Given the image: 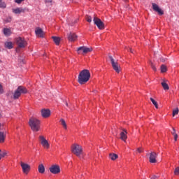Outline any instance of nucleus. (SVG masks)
<instances>
[{"label": "nucleus", "instance_id": "24", "mask_svg": "<svg viewBox=\"0 0 179 179\" xmlns=\"http://www.w3.org/2000/svg\"><path fill=\"white\" fill-rule=\"evenodd\" d=\"M5 47L8 50H12V48H13V43H12V42H6Z\"/></svg>", "mask_w": 179, "mask_h": 179}, {"label": "nucleus", "instance_id": "41", "mask_svg": "<svg viewBox=\"0 0 179 179\" xmlns=\"http://www.w3.org/2000/svg\"><path fill=\"white\" fill-rule=\"evenodd\" d=\"M137 152H138V153H142V148H138Z\"/></svg>", "mask_w": 179, "mask_h": 179}, {"label": "nucleus", "instance_id": "46", "mask_svg": "<svg viewBox=\"0 0 179 179\" xmlns=\"http://www.w3.org/2000/svg\"><path fill=\"white\" fill-rule=\"evenodd\" d=\"M124 2H127V0H124Z\"/></svg>", "mask_w": 179, "mask_h": 179}, {"label": "nucleus", "instance_id": "7", "mask_svg": "<svg viewBox=\"0 0 179 179\" xmlns=\"http://www.w3.org/2000/svg\"><path fill=\"white\" fill-rule=\"evenodd\" d=\"M39 141L41 142V145H42L45 149H50V143H48V141L45 139L44 136H39Z\"/></svg>", "mask_w": 179, "mask_h": 179}, {"label": "nucleus", "instance_id": "26", "mask_svg": "<svg viewBox=\"0 0 179 179\" xmlns=\"http://www.w3.org/2000/svg\"><path fill=\"white\" fill-rule=\"evenodd\" d=\"M109 157L111 160H115L118 159V155L117 154H110Z\"/></svg>", "mask_w": 179, "mask_h": 179}, {"label": "nucleus", "instance_id": "34", "mask_svg": "<svg viewBox=\"0 0 179 179\" xmlns=\"http://www.w3.org/2000/svg\"><path fill=\"white\" fill-rule=\"evenodd\" d=\"M150 64L152 69H153V71H157L156 66H155V64H153V62H150Z\"/></svg>", "mask_w": 179, "mask_h": 179}, {"label": "nucleus", "instance_id": "44", "mask_svg": "<svg viewBox=\"0 0 179 179\" xmlns=\"http://www.w3.org/2000/svg\"><path fill=\"white\" fill-rule=\"evenodd\" d=\"M129 50L130 52L134 53V50H132V48H129Z\"/></svg>", "mask_w": 179, "mask_h": 179}, {"label": "nucleus", "instance_id": "10", "mask_svg": "<svg viewBox=\"0 0 179 179\" xmlns=\"http://www.w3.org/2000/svg\"><path fill=\"white\" fill-rule=\"evenodd\" d=\"M20 166L22 169V171L24 174H29V171H30V165L26 164L24 162H21Z\"/></svg>", "mask_w": 179, "mask_h": 179}, {"label": "nucleus", "instance_id": "14", "mask_svg": "<svg viewBox=\"0 0 179 179\" xmlns=\"http://www.w3.org/2000/svg\"><path fill=\"white\" fill-rule=\"evenodd\" d=\"M13 13L15 15H20V13H24L26 12V8H16L12 9Z\"/></svg>", "mask_w": 179, "mask_h": 179}, {"label": "nucleus", "instance_id": "37", "mask_svg": "<svg viewBox=\"0 0 179 179\" xmlns=\"http://www.w3.org/2000/svg\"><path fill=\"white\" fill-rule=\"evenodd\" d=\"M173 130H172V131H171V134H172V135H176L177 134L176 133V129H174V127H173V129H172Z\"/></svg>", "mask_w": 179, "mask_h": 179}, {"label": "nucleus", "instance_id": "29", "mask_svg": "<svg viewBox=\"0 0 179 179\" xmlns=\"http://www.w3.org/2000/svg\"><path fill=\"white\" fill-rule=\"evenodd\" d=\"M60 122L63 126V127L64 128V129H66V122H65V120L64 119H61Z\"/></svg>", "mask_w": 179, "mask_h": 179}, {"label": "nucleus", "instance_id": "2", "mask_svg": "<svg viewBox=\"0 0 179 179\" xmlns=\"http://www.w3.org/2000/svg\"><path fill=\"white\" fill-rule=\"evenodd\" d=\"M29 125L34 132H38L40 131V120L36 117L29 119Z\"/></svg>", "mask_w": 179, "mask_h": 179}, {"label": "nucleus", "instance_id": "11", "mask_svg": "<svg viewBox=\"0 0 179 179\" xmlns=\"http://www.w3.org/2000/svg\"><path fill=\"white\" fill-rule=\"evenodd\" d=\"M150 163H157V160H156V159H157V153H156L155 152H151L150 153Z\"/></svg>", "mask_w": 179, "mask_h": 179}, {"label": "nucleus", "instance_id": "27", "mask_svg": "<svg viewBox=\"0 0 179 179\" xmlns=\"http://www.w3.org/2000/svg\"><path fill=\"white\" fill-rule=\"evenodd\" d=\"M150 100L155 106V108H159V105H157V102L153 98H150Z\"/></svg>", "mask_w": 179, "mask_h": 179}, {"label": "nucleus", "instance_id": "32", "mask_svg": "<svg viewBox=\"0 0 179 179\" xmlns=\"http://www.w3.org/2000/svg\"><path fill=\"white\" fill-rule=\"evenodd\" d=\"M4 22H5L6 23H10V22H12V17H7V18L4 20Z\"/></svg>", "mask_w": 179, "mask_h": 179}, {"label": "nucleus", "instance_id": "16", "mask_svg": "<svg viewBox=\"0 0 179 179\" xmlns=\"http://www.w3.org/2000/svg\"><path fill=\"white\" fill-rule=\"evenodd\" d=\"M93 49L90 48H86L85 46H81L78 48V51H83V54H87V52H92Z\"/></svg>", "mask_w": 179, "mask_h": 179}, {"label": "nucleus", "instance_id": "25", "mask_svg": "<svg viewBox=\"0 0 179 179\" xmlns=\"http://www.w3.org/2000/svg\"><path fill=\"white\" fill-rule=\"evenodd\" d=\"M164 90H169L170 89V87H169V85L167 83H166V82H162L161 83Z\"/></svg>", "mask_w": 179, "mask_h": 179}, {"label": "nucleus", "instance_id": "43", "mask_svg": "<svg viewBox=\"0 0 179 179\" xmlns=\"http://www.w3.org/2000/svg\"><path fill=\"white\" fill-rule=\"evenodd\" d=\"M156 178H157V176H153L151 178V179H156Z\"/></svg>", "mask_w": 179, "mask_h": 179}, {"label": "nucleus", "instance_id": "13", "mask_svg": "<svg viewBox=\"0 0 179 179\" xmlns=\"http://www.w3.org/2000/svg\"><path fill=\"white\" fill-rule=\"evenodd\" d=\"M35 34L36 37H41V38L44 37V31L40 27L36 28Z\"/></svg>", "mask_w": 179, "mask_h": 179}, {"label": "nucleus", "instance_id": "12", "mask_svg": "<svg viewBox=\"0 0 179 179\" xmlns=\"http://www.w3.org/2000/svg\"><path fill=\"white\" fill-rule=\"evenodd\" d=\"M122 131L120 134V139L122 141H124L125 142L127 139L128 138V136H127L128 134V132L127 131V129H122Z\"/></svg>", "mask_w": 179, "mask_h": 179}, {"label": "nucleus", "instance_id": "38", "mask_svg": "<svg viewBox=\"0 0 179 179\" xmlns=\"http://www.w3.org/2000/svg\"><path fill=\"white\" fill-rule=\"evenodd\" d=\"M23 1H24V0H15V2L16 3H22V2H23Z\"/></svg>", "mask_w": 179, "mask_h": 179}, {"label": "nucleus", "instance_id": "3", "mask_svg": "<svg viewBox=\"0 0 179 179\" xmlns=\"http://www.w3.org/2000/svg\"><path fill=\"white\" fill-rule=\"evenodd\" d=\"M71 152L73 153V155H76L78 157H80V155L83 153V149L82 148V146H80L78 144L74 143L71 145Z\"/></svg>", "mask_w": 179, "mask_h": 179}, {"label": "nucleus", "instance_id": "47", "mask_svg": "<svg viewBox=\"0 0 179 179\" xmlns=\"http://www.w3.org/2000/svg\"><path fill=\"white\" fill-rule=\"evenodd\" d=\"M0 1H2V0H0Z\"/></svg>", "mask_w": 179, "mask_h": 179}, {"label": "nucleus", "instance_id": "20", "mask_svg": "<svg viewBox=\"0 0 179 179\" xmlns=\"http://www.w3.org/2000/svg\"><path fill=\"white\" fill-rule=\"evenodd\" d=\"M54 43L56 44V45H59V43L61 41V38L58 36H52V37Z\"/></svg>", "mask_w": 179, "mask_h": 179}, {"label": "nucleus", "instance_id": "6", "mask_svg": "<svg viewBox=\"0 0 179 179\" xmlns=\"http://www.w3.org/2000/svg\"><path fill=\"white\" fill-rule=\"evenodd\" d=\"M15 41L19 48H24L27 45V42L22 37L17 38Z\"/></svg>", "mask_w": 179, "mask_h": 179}, {"label": "nucleus", "instance_id": "40", "mask_svg": "<svg viewBox=\"0 0 179 179\" xmlns=\"http://www.w3.org/2000/svg\"><path fill=\"white\" fill-rule=\"evenodd\" d=\"M45 2L46 3H51V2H52V0H45Z\"/></svg>", "mask_w": 179, "mask_h": 179}, {"label": "nucleus", "instance_id": "45", "mask_svg": "<svg viewBox=\"0 0 179 179\" xmlns=\"http://www.w3.org/2000/svg\"><path fill=\"white\" fill-rule=\"evenodd\" d=\"M162 62H164V59H162Z\"/></svg>", "mask_w": 179, "mask_h": 179}, {"label": "nucleus", "instance_id": "18", "mask_svg": "<svg viewBox=\"0 0 179 179\" xmlns=\"http://www.w3.org/2000/svg\"><path fill=\"white\" fill-rule=\"evenodd\" d=\"M76 38H78V36L74 33H70L68 36L69 41H76Z\"/></svg>", "mask_w": 179, "mask_h": 179}, {"label": "nucleus", "instance_id": "21", "mask_svg": "<svg viewBox=\"0 0 179 179\" xmlns=\"http://www.w3.org/2000/svg\"><path fill=\"white\" fill-rule=\"evenodd\" d=\"M38 173H40L41 174H44V173L45 172V168L43 164H40L38 166Z\"/></svg>", "mask_w": 179, "mask_h": 179}, {"label": "nucleus", "instance_id": "42", "mask_svg": "<svg viewBox=\"0 0 179 179\" xmlns=\"http://www.w3.org/2000/svg\"><path fill=\"white\" fill-rule=\"evenodd\" d=\"M64 103H65V105L66 106V107H69V105L68 104V102H67V101H65Z\"/></svg>", "mask_w": 179, "mask_h": 179}, {"label": "nucleus", "instance_id": "17", "mask_svg": "<svg viewBox=\"0 0 179 179\" xmlns=\"http://www.w3.org/2000/svg\"><path fill=\"white\" fill-rule=\"evenodd\" d=\"M17 90H18L20 94H26V93H27V89H26V87H23V86H19L17 88Z\"/></svg>", "mask_w": 179, "mask_h": 179}, {"label": "nucleus", "instance_id": "9", "mask_svg": "<svg viewBox=\"0 0 179 179\" xmlns=\"http://www.w3.org/2000/svg\"><path fill=\"white\" fill-rule=\"evenodd\" d=\"M152 9L153 10H155V12H157V13L162 16L163 15H164V11H163V10H162V8H159V6L155 3H152Z\"/></svg>", "mask_w": 179, "mask_h": 179}, {"label": "nucleus", "instance_id": "36", "mask_svg": "<svg viewBox=\"0 0 179 179\" xmlns=\"http://www.w3.org/2000/svg\"><path fill=\"white\" fill-rule=\"evenodd\" d=\"M0 94H3V88L2 85L0 84Z\"/></svg>", "mask_w": 179, "mask_h": 179}, {"label": "nucleus", "instance_id": "15", "mask_svg": "<svg viewBox=\"0 0 179 179\" xmlns=\"http://www.w3.org/2000/svg\"><path fill=\"white\" fill-rule=\"evenodd\" d=\"M41 115L43 118H48L51 115V110L50 109H43L41 110Z\"/></svg>", "mask_w": 179, "mask_h": 179}, {"label": "nucleus", "instance_id": "8", "mask_svg": "<svg viewBox=\"0 0 179 179\" xmlns=\"http://www.w3.org/2000/svg\"><path fill=\"white\" fill-rule=\"evenodd\" d=\"M49 170L52 174H59L61 173V169L58 165H52Z\"/></svg>", "mask_w": 179, "mask_h": 179}, {"label": "nucleus", "instance_id": "5", "mask_svg": "<svg viewBox=\"0 0 179 179\" xmlns=\"http://www.w3.org/2000/svg\"><path fill=\"white\" fill-rule=\"evenodd\" d=\"M93 22L94 24L99 29V30L104 29V23L101 22L100 18L97 17L96 16L94 17Z\"/></svg>", "mask_w": 179, "mask_h": 179}, {"label": "nucleus", "instance_id": "39", "mask_svg": "<svg viewBox=\"0 0 179 179\" xmlns=\"http://www.w3.org/2000/svg\"><path fill=\"white\" fill-rule=\"evenodd\" d=\"M173 136H174V141H177V139L178 138V135L175 134V135H173Z\"/></svg>", "mask_w": 179, "mask_h": 179}, {"label": "nucleus", "instance_id": "4", "mask_svg": "<svg viewBox=\"0 0 179 179\" xmlns=\"http://www.w3.org/2000/svg\"><path fill=\"white\" fill-rule=\"evenodd\" d=\"M109 59L111 62L112 68L114 69V71H115V72H117V73H120L121 71V67L120 66L118 62H115V60L114 59V58H113V56L111 55H109Z\"/></svg>", "mask_w": 179, "mask_h": 179}, {"label": "nucleus", "instance_id": "22", "mask_svg": "<svg viewBox=\"0 0 179 179\" xmlns=\"http://www.w3.org/2000/svg\"><path fill=\"white\" fill-rule=\"evenodd\" d=\"M3 33L4 36H9L11 34L10 29L9 28H4L3 29Z\"/></svg>", "mask_w": 179, "mask_h": 179}, {"label": "nucleus", "instance_id": "33", "mask_svg": "<svg viewBox=\"0 0 179 179\" xmlns=\"http://www.w3.org/2000/svg\"><path fill=\"white\" fill-rule=\"evenodd\" d=\"M86 20L88 22V23H92V16L87 15Z\"/></svg>", "mask_w": 179, "mask_h": 179}, {"label": "nucleus", "instance_id": "28", "mask_svg": "<svg viewBox=\"0 0 179 179\" xmlns=\"http://www.w3.org/2000/svg\"><path fill=\"white\" fill-rule=\"evenodd\" d=\"M0 8L1 9L6 8V3H5V1H0Z\"/></svg>", "mask_w": 179, "mask_h": 179}, {"label": "nucleus", "instance_id": "23", "mask_svg": "<svg viewBox=\"0 0 179 179\" xmlns=\"http://www.w3.org/2000/svg\"><path fill=\"white\" fill-rule=\"evenodd\" d=\"M21 96L20 92H19V90L17 89L13 94V99L14 100H17V99H19V97Z\"/></svg>", "mask_w": 179, "mask_h": 179}, {"label": "nucleus", "instance_id": "1", "mask_svg": "<svg viewBox=\"0 0 179 179\" xmlns=\"http://www.w3.org/2000/svg\"><path fill=\"white\" fill-rule=\"evenodd\" d=\"M90 79V71L87 69H84L80 72L78 75V83L80 85H85V83L89 82Z\"/></svg>", "mask_w": 179, "mask_h": 179}, {"label": "nucleus", "instance_id": "19", "mask_svg": "<svg viewBox=\"0 0 179 179\" xmlns=\"http://www.w3.org/2000/svg\"><path fill=\"white\" fill-rule=\"evenodd\" d=\"M6 139V134L3 131H0V143H3Z\"/></svg>", "mask_w": 179, "mask_h": 179}, {"label": "nucleus", "instance_id": "35", "mask_svg": "<svg viewBox=\"0 0 179 179\" xmlns=\"http://www.w3.org/2000/svg\"><path fill=\"white\" fill-rule=\"evenodd\" d=\"M174 174H175V176H178V174H179V167L176 168V169L174 171Z\"/></svg>", "mask_w": 179, "mask_h": 179}, {"label": "nucleus", "instance_id": "30", "mask_svg": "<svg viewBox=\"0 0 179 179\" xmlns=\"http://www.w3.org/2000/svg\"><path fill=\"white\" fill-rule=\"evenodd\" d=\"M167 71V67L165 65L161 66V72L164 73Z\"/></svg>", "mask_w": 179, "mask_h": 179}, {"label": "nucleus", "instance_id": "31", "mask_svg": "<svg viewBox=\"0 0 179 179\" xmlns=\"http://www.w3.org/2000/svg\"><path fill=\"white\" fill-rule=\"evenodd\" d=\"M179 113V110L178 108H176L175 109H173V117H174L175 115H177Z\"/></svg>", "mask_w": 179, "mask_h": 179}]
</instances>
